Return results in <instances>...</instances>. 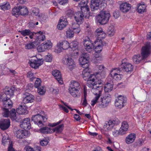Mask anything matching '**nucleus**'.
I'll return each mask as SVG.
<instances>
[{
    "instance_id": "obj_1",
    "label": "nucleus",
    "mask_w": 151,
    "mask_h": 151,
    "mask_svg": "<svg viewBox=\"0 0 151 151\" xmlns=\"http://www.w3.org/2000/svg\"><path fill=\"white\" fill-rule=\"evenodd\" d=\"M82 72V77L84 80L87 81L86 85L88 87H90L92 86V83H95L93 82L98 79L99 78L101 77L104 78L106 76L104 72H101L96 73V75H90V71L88 70V68L86 67Z\"/></svg>"
},
{
    "instance_id": "obj_2",
    "label": "nucleus",
    "mask_w": 151,
    "mask_h": 151,
    "mask_svg": "<svg viewBox=\"0 0 151 151\" xmlns=\"http://www.w3.org/2000/svg\"><path fill=\"white\" fill-rule=\"evenodd\" d=\"M104 78L100 77L98 79H96L93 83H92V86L89 87L92 88L91 91L96 96H99V97L101 96V94L103 90V85L104 84V82L101 80V79Z\"/></svg>"
},
{
    "instance_id": "obj_3",
    "label": "nucleus",
    "mask_w": 151,
    "mask_h": 151,
    "mask_svg": "<svg viewBox=\"0 0 151 151\" xmlns=\"http://www.w3.org/2000/svg\"><path fill=\"white\" fill-rule=\"evenodd\" d=\"M110 17V14L109 12L103 10L97 16V19L99 23L104 24L107 23Z\"/></svg>"
},
{
    "instance_id": "obj_4",
    "label": "nucleus",
    "mask_w": 151,
    "mask_h": 151,
    "mask_svg": "<svg viewBox=\"0 0 151 151\" xmlns=\"http://www.w3.org/2000/svg\"><path fill=\"white\" fill-rule=\"evenodd\" d=\"M79 86V83L76 81H73L71 82L69 88V91L73 97H75L77 96Z\"/></svg>"
},
{
    "instance_id": "obj_5",
    "label": "nucleus",
    "mask_w": 151,
    "mask_h": 151,
    "mask_svg": "<svg viewBox=\"0 0 151 151\" xmlns=\"http://www.w3.org/2000/svg\"><path fill=\"white\" fill-rule=\"evenodd\" d=\"M151 54V45L149 42H147L142 47L141 54L143 59H146Z\"/></svg>"
},
{
    "instance_id": "obj_6",
    "label": "nucleus",
    "mask_w": 151,
    "mask_h": 151,
    "mask_svg": "<svg viewBox=\"0 0 151 151\" xmlns=\"http://www.w3.org/2000/svg\"><path fill=\"white\" fill-rule=\"evenodd\" d=\"M47 119V116H44L39 114L32 116L31 118L32 121H33L35 124H37L39 127H41L43 125L42 121L45 122Z\"/></svg>"
},
{
    "instance_id": "obj_7",
    "label": "nucleus",
    "mask_w": 151,
    "mask_h": 151,
    "mask_svg": "<svg viewBox=\"0 0 151 151\" xmlns=\"http://www.w3.org/2000/svg\"><path fill=\"white\" fill-rule=\"evenodd\" d=\"M88 0H82L79 4L78 6L81 8V12L84 15H87L89 14L90 9L88 6L87 5Z\"/></svg>"
},
{
    "instance_id": "obj_8",
    "label": "nucleus",
    "mask_w": 151,
    "mask_h": 151,
    "mask_svg": "<svg viewBox=\"0 0 151 151\" xmlns=\"http://www.w3.org/2000/svg\"><path fill=\"white\" fill-rule=\"evenodd\" d=\"M70 47L69 43L66 41L60 42L58 43L56 50L58 52H60L63 50L67 49Z\"/></svg>"
},
{
    "instance_id": "obj_9",
    "label": "nucleus",
    "mask_w": 151,
    "mask_h": 151,
    "mask_svg": "<svg viewBox=\"0 0 151 151\" xmlns=\"http://www.w3.org/2000/svg\"><path fill=\"white\" fill-rule=\"evenodd\" d=\"M29 61L30 63H29L30 66L35 69H37L43 64V60L42 58L38 59L37 58H35L34 59H31Z\"/></svg>"
},
{
    "instance_id": "obj_10",
    "label": "nucleus",
    "mask_w": 151,
    "mask_h": 151,
    "mask_svg": "<svg viewBox=\"0 0 151 151\" xmlns=\"http://www.w3.org/2000/svg\"><path fill=\"white\" fill-rule=\"evenodd\" d=\"M121 70V68H114L111 72L110 75L111 77L116 81L120 80L123 76L119 73H120Z\"/></svg>"
},
{
    "instance_id": "obj_11",
    "label": "nucleus",
    "mask_w": 151,
    "mask_h": 151,
    "mask_svg": "<svg viewBox=\"0 0 151 151\" xmlns=\"http://www.w3.org/2000/svg\"><path fill=\"white\" fill-rule=\"evenodd\" d=\"M52 44L50 41H47L40 45L38 46L37 49L39 52H41L45 51L46 49H50L52 47Z\"/></svg>"
},
{
    "instance_id": "obj_12",
    "label": "nucleus",
    "mask_w": 151,
    "mask_h": 151,
    "mask_svg": "<svg viewBox=\"0 0 151 151\" xmlns=\"http://www.w3.org/2000/svg\"><path fill=\"white\" fill-rule=\"evenodd\" d=\"M127 100V99L126 97L119 95L115 102V105L120 109L124 107V104L126 103Z\"/></svg>"
},
{
    "instance_id": "obj_13",
    "label": "nucleus",
    "mask_w": 151,
    "mask_h": 151,
    "mask_svg": "<svg viewBox=\"0 0 151 151\" xmlns=\"http://www.w3.org/2000/svg\"><path fill=\"white\" fill-rule=\"evenodd\" d=\"M41 81L39 78H37L35 83V87L37 88V91L39 94L40 95H43L45 93V92L43 90V87L41 86Z\"/></svg>"
},
{
    "instance_id": "obj_14",
    "label": "nucleus",
    "mask_w": 151,
    "mask_h": 151,
    "mask_svg": "<svg viewBox=\"0 0 151 151\" xmlns=\"http://www.w3.org/2000/svg\"><path fill=\"white\" fill-rule=\"evenodd\" d=\"M9 116L12 120L15 121L17 122H20L21 120L20 116L17 115L16 110L14 109H12L10 111Z\"/></svg>"
},
{
    "instance_id": "obj_15",
    "label": "nucleus",
    "mask_w": 151,
    "mask_h": 151,
    "mask_svg": "<svg viewBox=\"0 0 151 151\" xmlns=\"http://www.w3.org/2000/svg\"><path fill=\"white\" fill-rule=\"evenodd\" d=\"M34 101V96L28 93H26L24 94L23 101L24 103L26 104L31 103Z\"/></svg>"
},
{
    "instance_id": "obj_16",
    "label": "nucleus",
    "mask_w": 151,
    "mask_h": 151,
    "mask_svg": "<svg viewBox=\"0 0 151 151\" xmlns=\"http://www.w3.org/2000/svg\"><path fill=\"white\" fill-rule=\"evenodd\" d=\"M86 17V15H84L80 12H76L74 14V17L76 21L79 23H82L83 22V17Z\"/></svg>"
},
{
    "instance_id": "obj_17",
    "label": "nucleus",
    "mask_w": 151,
    "mask_h": 151,
    "mask_svg": "<svg viewBox=\"0 0 151 151\" xmlns=\"http://www.w3.org/2000/svg\"><path fill=\"white\" fill-rule=\"evenodd\" d=\"M30 119L28 118L24 119L20 124V127L24 129H29L31 128Z\"/></svg>"
},
{
    "instance_id": "obj_18",
    "label": "nucleus",
    "mask_w": 151,
    "mask_h": 151,
    "mask_svg": "<svg viewBox=\"0 0 151 151\" xmlns=\"http://www.w3.org/2000/svg\"><path fill=\"white\" fill-rule=\"evenodd\" d=\"M68 24V22L66 19L62 17L60 19L57 27L59 29L61 30L65 27Z\"/></svg>"
},
{
    "instance_id": "obj_19",
    "label": "nucleus",
    "mask_w": 151,
    "mask_h": 151,
    "mask_svg": "<svg viewBox=\"0 0 151 151\" xmlns=\"http://www.w3.org/2000/svg\"><path fill=\"white\" fill-rule=\"evenodd\" d=\"M10 125V119H5L0 122V128L2 130L7 129Z\"/></svg>"
},
{
    "instance_id": "obj_20",
    "label": "nucleus",
    "mask_w": 151,
    "mask_h": 151,
    "mask_svg": "<svg viewBox=\"0 0 151 151\" xmlns=\"http://www.w3.org/2000/svg\"><path fill=\"white\" fill-rule=\"evenodd\" d=\"M101 0H91L90 7L92 11L98 10L99 8V5Z\"/></svg>"
},
{
    "instance_id": "obj_21",
    "label": "nucleus",
    "mask_w": 151,
    "mask_h": 151,
    "mask_svg": "<svg viewBox=\"0 0 151 151\" xmlns=\"http://www.w3.org/2000/svg\"><path fill=\"white\" fill-rule=\"evenodd\" d=\"M121 68L127 73L131 72L133 71V66L131 64L128 63H122Z\"/></svg>"
},
{
    "instance_id": "obj_22",
    "label": "nucleus",
    "mask_w": 151,
    "mask_h": 151,
    "mask_svg": "<svg viewBox=\"0 0 151 151\" xmlns=\"http://www.w3.org/2000/svg\"><path fill=\"white\" fill-rule=\"evenodd\" d=\"M45 39V37L44 34L42 32L41 33V31L36 32V35L35 38V42H38V45L40 43L41 41H43Z\"/></svg>"
},
{
    "instance_id": "obj_23",
    "label": "nucleus",
    "mask_w": 151,
    "mask_h": 151,
    "mask_svg": "<svg viewBox=\"0 0 151 151\" xmlns=\"http://www.w3.org/2000/svg\"><path fill=\"white\" fill-rule=\"evenodd\" d=\"M95 44L94 45V48L95 51L96 53H99L102 50V46L104 45H106V43H104V42H102V44L99 43V42H97L95 41L94 42Z\"/></svg>"
},
{
    "instance_id": "obj_24",
    "label": "nucleus",
    "mask_w": 151,
    "mask_h": 151,
    "mask_svg": "<svg viewBox=\"0 0 151 151\" xmlns=\"http://www.w3.org/2000/svg\"><path fill=\"white\" fill-rule=\"evenodd\" d=\"M15 91V88L14 87L10 88H8L6 86V88L3 90L4 94H6L7 96H9V97L14 95V92Z\"/></svg>"
},
{
    "instance_id": "obj_25",
    "label": "nucleus",
    "mask_w": 151,
    "mask_h": 151,
    "mask_svg": "<svg viewBox=\"0 0 151 151\" xmlns=\"http://www.w3.org/2000/svg\"><path fill=\"white\" fill-rule=\"evenodd\" d=\"M131 5L127 2L123 3L120 5V9L124 13L127 12L131 9Z\"/></svg>"
},
{
    "instance_id": "obj_26",
    "label": "nucleus",
    "mask_w": 151,
    "mask_h": 151,
    "mask_svg": "<svg viewBox=\"0 0 151 151\" xmlns=\"http://www.w3.org/2000/svg\"><path fill=\"white\" fill-rule=\"evenodd\" d=\"M52 74L60 83H63V81L62 80L61 74L60 71L57 70H53L52 72Z\"/></svg>"
},
{
    "instance_id": "obj_27",
    "label": "nucleus",
    "mask_w": 151,
    "mask_h": 151,
    "mask_svg": "<svg viewBox=\"0 0 151 151\" xmlns=\"http://www.w3.org/2000/svg\"><path fill=\"white\" fill-rule=\"evenodd\" d=\"M136 138V135L134 133H131L128 135L125 139L126 143L129 144L134 142Z\"/></svg>"
},
{
    "instance_id": "obj_28",
    "label": "nucleus",
    "mask_w": 151,
    "mask_h": 151,
    "mask_svg": "<svg viewBox=\"0 0 151 151\" xmlns=\"http://www.w3.org/2000/svg\"><path fill=\"white\" fill-rule=\"evenodd\" d=\"M32 14L34 16H37L39 18H42L43 19L45 20L46 18V16L43 14H39V9L35 7L33 8L32 9Z\"/></svg>"
},
{
    "instance_id": "obj_29",
    "label": "nucleus",
    "mask_w": 151,
    "mask_h": 151,
    "mask_svg": "<svg viewBox=\"0 0 151 151\" xmlns=\"http://www.w3.org/2000/svg\"><path fill=\"white\" fill-rule=\"evenodd\" d=\"M10 98V97H9V96H7L5 100H4V101L2 102V104L4 108H11L12 107L13 103Z\"/></svg>"
},
{
    "instance_id": "obj_30",
    "label": "nucleus",
    "mask_w": 151,
    "mask_h": 151,
    "mask_svg": "<svg viewBox=\"0 0 151 151\" xmlns=\"http://www.w3.org/2000/svg\"><path fill=\"white\" fill-rule=\"evenodd\" d=\"M16 111L19 114L21 115L27 114L28 111L27 110V107L25 106L20 105L17 109Z\"/></svg>"
},
{
    "instance_id": "obj_31",
    "label": "nucleus",
    "mask_w": 151,
    "mask_h": 151,
    "mask_svg": "<svg viewBox=\"0 0 151 151\" xmlns=\"http://www.w3.org/2000/svg\"><path fill=\"white\" fill-rule=\"evenodd\" d=\"M113 83L112 81H110L108 82L105 85L104 87V90L106 93H108L112 91L113 88Z\"/></svg>"
},
{
    "instance_id": "obj_32",
    "label": "nucleus",
    "mask_w": 151,
    "mask_h": 151,
    "mask_svg": "<svg viewBox=\"0 0 151 151\" xmlns=\"http://www.w3.org/2000/svg\"><path fill=\"white\" fill-rule=\"evenodd\" d=\"M66 65L69 69H71L75 66V63L73 60L70 57L65 58Z\"/></svg>"
},
{
    "instance_id": "obj_33",
    "label": "nucleus",
    "mask_w": 151,
    "mask_h": 151,
    "mask_svg": "<svg viewBox=\"0 0 151 151\" xmlns=\"http://www.w3.org/2000/svg\"><path fill=\"white\" fill-rule=\"evenodd\" d=\"M80 63L82 65V66L84 68L86 67L88 68V64L89 60L88 58H85L83 57H81L79 60Z\"/></svg>"
},
{
    "instance_id": "obj_34",
    "label": "nucleus",
    "mask_w": 151,
    "mask_h": 151,
    "mask_svg": "<svg viewBox=\"0 0 151 151\" xmlns=\"http://www.w3.org/2000/svg\"><path fill=\"white\" fill-rule=\"evenodd\" d=\"M38 43L37 42H32L30 43L26 44L24 46L25 48L27 50L33 49L38 45Z\"/></svg>"
},
{
    "instance_id": "obj_35",
    "label": "nucleus",
    "mask_w": 151,
    "mask_h": 151,
    "mask_svg": "<svg viewBox=\"0 0 151 151\" xmlns=\"http://www.w3.org/2000/svg\"><path fill=\"white\" fill-rule=\"evenodd\" d=\"M129 125L127 123L125 122H123L122 124L121 127L120 129L122 132L124 133V134L125 133V132L128 130Z\"/></svg>"
},
{
    "instance_id": "obj_36",
    "label": "nucleus",
    "mask_w": 151,
    "mask_h": 151,
    "mask_svg": "<svg viewBox=\"0 0 151 151\" xmlns=\"http://www.w3.org/2000/svg\"><path fill=\"white\" fill-rule=\"evenodd\" d=\"M20 15H24L27 14L28 11L27 7L25 6H19Z\"/></svg>"
},
{
    "instance_id": "obj_37",
    "label": "nucleus",
    "mask_w": 151,
    "mask_h": 151,
    "mask_svg": "<svg viewBox=\"0 0 151 151\" xmlns=\"http://www.w3.org/2000/svg\"><path fill=\"white\" fill-rule=\"evenodd\" d=\"M109 104L102 98H101L100 101L99 103H98V106L101 108H104L107 106Z\"/></svg>"
},
{
    "instance_id": "obj_38",
    "label": "nucleus",
    "mask_w": 151,
    "mask_h": 151,
    "mask_svg": "<svg viewBox=\"0 0 151 151\" xmlns=\"http://www.w3.org/2000/svg\"><path fill=\"white\" fill-rule=\"evenodd\" d=\"M114 126L113 123L111 122V120H109L108 122H106L104 125V128L106 130H110L113 128Z\"/></svg>"
},
{
    "instance_id": "obj_39",
    "label": "nucleus",
    "mask_w": 151,
    "mask_h": 151,
    "mask_svg": "<svg viewBox=\"0 0 151 151\" xmlns=\"http://www.w3.org/2000/svg\"><path fill=\"white\" fill-rule=\"evenodd\" d=\"M134 62L136 64L139 63L140 62L143 60L142 58V57H141L139 54H137L134 55L132 58Z\"/></svg>"
},
{
    "instance_id": "obj_40",
    "label": "nucleus",
    "mask_w": 151,
    "mask_h": 151,
    "mask_svg": "<svg viewBox=\"0 0 151 151\" xmlns=\"http://www.w3.org/2000/svg\"><path fill=\"white\" fill-rule=\"evenodd\" d=\"M107 32L109 37L112 36L115 33L113 26L111 25L109 26L107 30Z\"/></svg>"
},
{
    "instance_id": "obj_41",
    "label": "nucleus",
    "mask_w": 151,
    "mask_h": 151,
    "mask_svg": "<svg viewBox=\"0 0 151 151\" xmlns=\"http://www.w3.org/2000/svg\"><path fill=\"white\" fill-rule=\"evenodd\" d=\"M146 9V6L144 4L140 3L138 4L137 9L139 13H142L144 12Z\"/></svg>"
},
{
    "instance_id": "obj_42",
    "label": "nucleus",
    "mask_w": 151,
    "mask_h": 151,
    "mask_svg": "<svg viewBox=\"0 0 151 151\" xmlns=\"http://www.w3.org/2000/svg\"><path fill=\"white\" fill-rule=\"evenodd\" d=\"M64 127L63 124H62L55 127L52 131L57 133H60L62 131Z\"/></svg>"
},
{
    "instance_id": "obj_43",
    "label": "nucleus",
    "mask_w": 151,
    "mask_h": 151,
    "mask_svg": "<svg viewBox=\"0 0 151 151\" xmlns=\"http://www.w3.org/2000/svg\"><path fill=\"white\" fill-rule=\"evenodd\" d=\"M103 34L101 33H99L98 34V35H95L96 40L95 41L97 42H99V43H101V44H102V42H103L102 41V39L106 37V33L104 32V36H103L102 35Z\"/></svg>"
},
{
    "instance_id": "obj_44",
    "label": "nucleus",
    "mask_w": 151,
    "mask_h": 151,
    "mask_svg": "<svg viewBox=\"0 0 151 151\" xmlns=\"http://www.w3.org/2000/svg\"><path fill=\"white\" fill-rule=\"evenodd\" d=\"M0 7L2 10L4 11L9 9L10 8V5L9 2H6L3 4H1Z\"/></svg>"
},
{
    "instance_id": "obj_45",
    "label": "nucleus",
    "mask_w": 151,
    "mask_h": 151,
    "mask_svg": "<svg viewBox=\"0 0 151 151\" xmlns=\"http://www.w3.org/2000/svg\"><path fill=\"white\" fill-rule=\"evenodd\" d=\"M40 130L41 132L44 134H47L52 132L49 128L46 127L41 128Z\"/></svg>"
},
{
    "instance_id": "obj_46",
    "label": "nucleus",
    "mask_w": 151,
    "mask_h": 151,
    "mask_svg": "<svg viewBox=\"0 0 151 151\" xmlns=\"http://www.w3.org/2000/svg\"><path fill=\"white\" fill-rule=\"evenodd\" d=\"M19 6L18 7H14L12 9V14L13 15L17 17L19 15H20V13H19Z\"/></svg>"
},
{
    "instance_id": "obj_47",
    "label": "nucleus",
    "mask_w": 151,
    "mask_h": 151,
    "mask_svg": "<svg viewBox=\"0 0 151 151\" xmlns=\"http://www.w3.org/2000/svg\"><path fill=\"white\" fill-rule=\"evenodd\" d=\"M18 32L23 36H26L30 35L32 34V32L29 29H25L24 30H19Z\"/></svg>"
},
{
    "instance_id": "obj_48",
    "label": "nucleus",
    "mask_w": 151,
    "mask_h": 151,
    "mask_svg": "<svg viewBox=\"0 0 151 151\" xmlns=\"http://www.w3.org/2000/svg\"><path fill=\"white\" fill-rule=\"evenodd\" d=\"M100 97L99 96H96L94 99L91 101V104L92 106H93L96 104L98 106V103L100 101V100H99Z\"/></svg>"
},
{
    "instance_id": "obj_49",
    "label": "nucleus",
    "mask_w": 151,
    "mask_h": 151,
    "mask_svg": "<svg viewBox=\"0 0 151 151\" xmlns=\"http://www.w3.org/2000/svg\"><path fill=\"white\" fill-rule=\"evenodd\" d=\"M66 36L67 37L71 38L74 36L73 30L69 29L66 31Z\"/></svg>"
},
{
    "instance_id": "obj_50",
    "label": "nucleus",
    "mask_w": 151,
    "mask_h": 151,
    "mask_svg": "<svg viewBox=\"0 0 151 151\" xmlns=\"http://www.w3.org/2000/svg\"><path fill=\"white\" fill-rule=\"evenodd\" d=\"M23 130L22 129H19L16 132L15 135L16 137L19 139L23 138Z\"/></svg>"
},
{
    "instance_id": "obj_51",
    "label": "nucleus",
    "mask_w": 151,
    "mask_h": 151,
    "mask_svg": "<svg viewBox=\"0 0 151 151\" xmlns=\"http://www.w3.org/2000/svg\"><path fill=\"white\" fill-rule=\"evenodd\" d=\"M40 147L38 146L36 147V149L35 150L29 146L25 147L24 148V150L26 151H40Z\"/></svg>"
},
{
    "instance_id": "obj_52",
    "label": "nucleus",
    "mask_w": 151,
    "mask_h": 151,
    "mask_svg": "<svg viewBox=\"0 0 151 151\" xmlns=\"http://www.w3.org/2000/svg\"><path fill=\"white\" fill-rule=\"evenodd\" d=\"M2 142V144L4 145H5L8 142H9V146L10 145L11 142H12H12H10V140L8 136L6 137L5 136H4L3 137Z\"/></svg>"
},
{
    "instance_id": "obj_53",
    "label": "nucleus",
    "mask_w": 151,
    "mask_h": 151,
    "mask_svg": "<svg viewBox=\"0 0 151 151\" xmlns=\"http://www.w3.org/2000/svg\"><path fill=\"white\" fill-rule=\"evenodd\" d=\"M83 44L84 46L89 45H92V44H93L92 42L90 40L89 38L87 37H86L84 40L83 42Z\"/></svg>"
},
{
    "instance_id": "obj_54",
    "label": "nucleus",
    "mask_w": 151,
    "mask_h": 151,
    "mask_svg": "<svg viewBox=\"0 0 151 151\" xmlns=\"http://www.w3.org/2000/svg\"><path fill=\"white\" fill-rule=\"evenodd\" d=\"M74 11L71 10H68L66 12V16L68 17H71L74 16Z\"/></svg>"
},
{
    "instance_id": "obj_55",
    "label": "nucleus",
    "mask_w": 151,
    "mask_h": 151,
    "mask_svg": "<svg viewBox=\"0 0 151 151\" xmlns=\"http://www.w3.org/2000/svg\"><path fill=\"white\" fill-rule=\"evenodd\" d=\"M8 108H4L3 109L4 112L3 113V115L4 116L6 117H8L9 116L10 114V111L8 110Z\"/></svg>"
},
{
    "instance_id": "obj_56",
    "label": "nucleus",
    "mask_w": 151,
    "mask_h": 151,
    "mask_svg": "<svg viewBox=\"0 0 151 151\" xmlns=\"http://www.w3.org/2000/svg\"><path fill=\"white\" fill-rule=\"evenodd\" d=\"M113 134L115 137L117 136L119 134L122 135L124 134V133L122 132L120 129L119 130H114L113 131Z\"/></svg>"
},
{
    "instance_id": "obj_57",
    "label": "nucleus",
    "mask_w": 151,
    "mask_h": 151,
    "mask_svg": "<svg viewBox=\"0 0 151 151\" xmlns=\"http://www.w3.org/2000/svg\"><path fill=\"white\" fill-rule=\"evenodd\" d=\"M99 33L102 34V35L104 36V32L103 31V29L101 28H99L97 29L95 32V35H98Z\"/></svg>"
},
{
    "instance_id": "obj_58",
    "label": "nucleus",
    "mask_w": 151,
    "mask_h": 151,
    "mask_svg": "<svg viewBox=\"0 0 151 151\" xmlns=\"http://www.w3.org/2000/svg\"><path fill=\"white\" fill-rule=\"evenodd\" d=\"M86 50L89 52H90L92 50V49L94 48V45L93 44L92 45H86L84 46Z\"/></svg>"
},
{
    "instance_id": "obj_59",
    "label": "nucleus",
    "mask_w": 151,
    "mask_h": 151,
    "mask_svg": "<svg viewBox=\"0 0 151 151\" xmlns=\"http://www.w3.org/2000/svg\"><path fill=\"white\" fill-rule=\"evenodd\" d=\"M33 74L31 72H29L27 73V77L28 78H30V81H32L35 78V77H34Z\"/></svg>"
},
{
    "instance_id": "obj_60",
    "label": "nucleus",
    "mask_w": 151,
    "mask_h": 151,
    "mask_svg": "<svg viewBox=\"0 0 151 151\" xmlns=\"http://www.w3.org/2000/svg\"><path fill=\"white\" fill-rule=\"evenodd\" d=\"M7 97V96L6 94L3 93L0 94V102L2 103L4 101V100H5Z\"/></svg>"
},
{
    "instance_id": "obj_61",
    "label": "nucleus",
    "mask_w": 151,
    "mask_h": 151,
    "mask_svg": "<svg viewBox=\"0 0 151 151\" xmlns=\"http://www.w3.org/2000/svg\"><path fill=\"white\" fill-rule=\"evenodd\" d=\"M81 24L78 23H73L72 25V28L73 29L80 28L79 27L80 24Z\"/></svg>"
},
{
    "instance_id": "obj_62",
    "label": "nucleus",
    "mask_w": 151,
    "mask_h": 151,
    "mask_svg": "<svg viewBox=\"0 0 151 151\" xmlns=\"http://www.w3.org/2000/svg\"><path fill=\"white\" fill-rule=\"evenodd\" d=\"M102 98L109 103L110 102L111 100V96L109 94L107 95L106 96Z\"/></svg>"
},
{
    "instance_id": "obj_63",
    "label": "nucleus",
    "mask_w": 151,
    "mask_h": 151,
    "mask_svg": "<svg viewBox=\"0 0 151 151\" xmlns=\"http://www.w3.org/2000/svg\"><path fill=\"white\" fill-rule=\"evenodd\" d=\"M78 45V42L76 41H74L71 43L70 45V47L75 48Z\"/></svg>"
},
{
    "instance_id": "obj_64",
    "label": "nucleus",
    "mask_w": 151,
    "mask_h": 151,
    "mask_svg": "<svg viewBox=\"0 0 151 151\" xmlns=\"http://www.w3.org/2000/svg\"><path fill=\"white\" fill-rule=\"evenodd\" d=\"M52 58L51 55H47L45 56V60L47 62H50L52 60Z\"/></svg>"
}]
</instances>
